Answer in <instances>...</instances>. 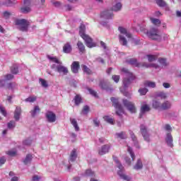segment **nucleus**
<instances>
[{
    "label": "nucleus",
    "instance_id": "obj_1",
    "mask_svg": "<svg viewBox=\"0 0 181 181\" xmlns=\"http://www.w3.org/2000/svg\"><path fill=\"white\" fill-rule=\"evenodd\" d=\"M79 35L82 39L84 40V42L87 46V47H89L90 49L93 47H95L97 46V44L95 42H93V38L90 37V35L86 34V25L81 24L79 27Z\"/></svg>",
    "mask_w": 181,
    "mask_h": 181
},
{
    "label": "nucleus",
    "instance_id": "obj_2",
    "mask_svg": "<svg viewBox=\"0 0 181 181\" xmlns=\"http://www.w3.org/2000/svg\"><path fill=\"white\" fill-rule=\"evenodd\" d=\"M122 73H124L126 74L127 77L129 78H124L123 79V86L124 88H128V86L129 84H131L132 81H134L136 78L135 75L132 74V72L129 71L127 68H122Z\"/></svg>",
    "mask_w": 181,
    "mask_h": 181
},
{
    "label": "nucleus",
    "instance_id": "obj_3",
    "mask_svg": "<svg viewBox=\"0 0 181 181\" xmlns=\"http://www.w3.org/2000/svg\"><path fill=\"white\" fill-rule=\"evenodd\" d=\"M14 25L17 26V29L21 32H28L30 23L26 19H16L14 21Z\"/></svg>",
    "mask_w": 181,
    "mask_h": 181
},
{
    "label": "nucleus",
    "instance_id": "obj_4",
    "mask_svg": "<svg viewBox=\"0 0 181 181\" xmlns=\"http://www.w3.org/2000/svg\"><path fill=\"white\" fill-rule=\"evenodd\" d=\"M146 35L149 39H151V40H156L157 42H160L162 40V35H160L158 28H151L146 32Z\"/></svg>",
    "mask_w": 181,
    "mask_h": 181
},
{
    "label": "nucleus",
    "instance_id": "obj_5",
    "mask_svg": "<svg viewBox=\"0 0 181 181\" xmlns=\"http://www.w3.org/2000/svg\"><path fill=\"white\" fill-rule=\"evenodd\" d=\"M113 159L117 165V168H119V170L117 172V174L121 177V179H123V180L129 181L131 180V177H129L128 175L123 174L122 170H124V166H122V164H120L119 160H118V158L115 156H113Z\"/></svg>",
    "mask_w": 181,
    "mask_h": 181
},
{
    "label": "nucleus",
    "instance_id": "obj_6",
    "mask_svg": "<svg viewBox=\"0 0 181 181\" xmlns=\"http://www.w3.org/2000/svg\"><path fill=\"white\" fill-rule=\"evenodd\" d=\"M122 103L123 105L127 107V110H128L131 114H135V112H136V107L135 106V103L127 99H123Z\"/></svg>",
    "mask_w": 181,
    "mask_h": 181
},
{
    "label": "nucleus",
    "instance_id": "obj_7",
    "mask_svg": "<svg viewBox=\"0 0 181 181\" xmlns=\"http://www.w3.org/2000/svg\"><path fill=\"white\" fill-rule=\"evenodd\" d=\"M111 101L112 103L113 107H115V108L117 110L116 111L117 115H121V114L124 112V107H122V105L119 104L118 99L115 98H111Z\"/></svg>",
    "mask_w": 181,
    "mask_h": 181
},
{
    "label": "nucleus",
    "instance_id": "obj_8",
    "mask_svg": "<svg viewBox=\"0 0 181 181\" xmlns=\"http://www.w3.org/2000/svg\"><path fill=\"white\" fill-rule=\"evenodd\" d=\"M140 132L146 142H151V135L148 132V129L146 128V126L141 124Z\"/></svg>",
    "mask_w": 181,
    "mask_h": 181
},
{
    "label": "nucleus",
    "instance_id": "obj_9",
    "mask_svg": "<svg viewBox=\"0 0 181 181\" xmlns=\"http://www.w3.org/2000/svg\"><path fill=\"white\" fill-rule=\"evenodd\" d=\"M110 148L111 146H110V144H105L102 146L98 150V155H100V156L106 155V153H108V152H110Z\"/></svg>",
    "mask_w": 181,
    "mask_h": 181
},
{
    "label": "nucleus",
    "instance_id": "obj_10",
    "mask_svg": "<svg viewBox=\"0 0 181 181\" xmlns=\"http://www.w3.org/2000/svg\"><path fill=\"white\" fill-rule=\"evenodd\" d=\"M57 71L59 73V74H64V76H66L69 74V69L66 66L62 65L59 64L57 66Z\"/></svg>",
    "mask_w": 181,
    "mask_h": 181
},
{
    "label": "nucleus",
    "instance_id": "obj_11",
    "mask_svg": "<svg viewBox=\"0 0 181 181\" xmlns=\"http://www.w3.org/2000/svg\"><path fill=\"white\" fill-rule=\"evenodd\" d=\"M100 16L105 18V19H112L114 14L112 13V10H106L101 13Z\"/></svg>",
    "mask_w": 181,
    "mask_h": 181
},
{
    "label": "nucleus",
    "instance_id": "obj_12",
    "mask_svg": "<svg viewBox=\"0 0 181 181\" xmlns=\"http://www.w3.org/2000/svg\"><path fill=\"white\" fill-rule=\"evenodd\" d=\"M71 70L72 73L77 74V73H78V70H80V62L74 61L71 65Z\"/></svg>",
    "mask_w": 181,
    "mask_h": 181
},
{
    "label": "nucleus",
    "instance_id": "obj_13",
    "mask_svg": "<svg viewBox=\"0 0 181 181\" xmlns=\"http://www.w3.org/2000/svg\"><path fill=\"white\" fill-rule=\"evenodd\" d=\"M45 117L48 122H56V114H54L53 112H47Z\"/></svg>",
    "mask_w": 181,
    "mask_h": 181
},
{
    "label": "nucleus",
    "instance_id": "obj_14",
    "mask_svg": "<svg viewBox=\"0 0 181 181\" xmlns=\"http://www.w3.org/2000/svg\"><path fill=\"white\" fill-rule=\"evenodd\" d=\"M165 142L168 146H170V148H173V136H172V134L170 133L167 134Z\"/></svg>",
    "mask_w": 181,
    "mask_h": 181
},
{
    "label": "nucleus",
    "instance_id": "obj_15",
    "mask_svg": "<svg viewBox=\"0 0 181 181\" xmlns=\"http://www.w3.org/2000/svg\"><path fill=\"white\" fill-rule=\"evenodd\" d=\"M21 114H22V108L21 107H16L14 111V119L16 121L21 119Z\"/></svg>",
    "mask_w": 181,
    "mask_h": 181
},
{
    "label": "nucleus",
    "instance_id": "obj_16",
    "mask_svg": "<svg viewBox=\"0 0 181 181\" xmlns=\"http://www.w3.org/2000/svg\"><path fill=\"white\" fill-rule=\"evenodd\" d=\"M127 63H128V64H131L132 66H134V67H141V62H138V59L135 58H131L127 61Z\"/></svg>",
    "mask_w": 181,
    "mask_h": 181
},
{
    "label": "nucleus",
    "instance_id": "obj_17",
    "mask_svg": "<svg viewBox=\"0 0 181 181\" xmlns=\"http://www.w3.org/2000/svg\"><path fill=\"white\" fill-rule=\"evenodd\" d=\"M151 111V107L147 104H144L141 107V114H140V118L142 117V114H145V112H149Z\"/></svg>",
    "mask_w": 181,
    "mask_h": 181
},
{
    "label": "nucleus",
    "instance_id": "obj_18",
    "mask_svg": "<svg viewBox=\"0 0 181 181\" xmlns=\"http://www.w3.org/2000/svg\"><path fill=\"white\" fill-rule=\"evenodd\" d=\"M172 107V103L169 100H166L161 104V110L166 111V110H170Z\"/></svg>",
    "mask_w": 181,
    "mask_h": 181
},
{
    "label": "nucleus",
    "instance_id": "obj_19",
    "mask_svg": "<svg viewBox=\"0 0 181 181\" xmlns=\"http://www.w3.org/2000/svg\"><path fill=\"white\" fill-rule=\"evenodd\" d=\"M76 159H77V150L76 148H74L71 152L69 161L74 162L76 161Z\"/></svg>",
    "mask_w": 181,
    "mask_h": 181
},
{
    "label": "nucleus",
    "instance_id": "obj_20",
    "mask_svg": "<svg viewBox=\"0 0 181 181\" xmlns=\"http://www.w3.org/2000/svg\"><path fill=\"white\" fill-rule=\"evenodd\" d=\"M73 50V48L71 47V45L70 42H66L64 44L63 47V52L64 53H71V51Z\"/></svg>",
    "mask_w": 181,
    "mask_h": 181
},
{
    "label": "nucleus",
    "instance_id": "obj_21",
    "mask_svg": "<svg viewBox=\"0 0 181 181\" xmlns=\"http://www.w3.org/2000/svg\"><path fill=\"white\" fill-rule=\"evenodd\" d=\"M77 46L81 54L86 53V46H84V44L81 41H78Z\"/></svg>",
    "mask_w": 181,
    "mask_h": 181
},
{
    "label": "nucleus",
    "instance_id": "obj_22",
    "mask_svg": "<svg viewBox=\"0 0 181 181\" xmlns=\"http://www.w3.org/2000/svg\"><path fill=\"white\" fill-rule=\"evenodd\" d=\"M143 168L144 164H142V160H141V158H139L135 165L134 166V169H135V170H141V169H142Z\"/></svg>",
    "mask_w": 181,
    "mask_h": 181
},
{
    "label": "nucleus",
    "instance_id": "obj_23",
    "mask_svg": "<svg viewBox=\"0 0 181 181\" xmlns=\"http://www.w3.org/2000/svg\"><path fill=\"white\" fill-rule=\"evenodd\" d=\"M118 30H119L122 35H125L127 37L131 38L132 37V35L127 31V29L124 28L123 27H119Z\"/></svg>",
    "mask_w": 181,
    "mask_h": 181
},
{
    "label": "nucleus",
    "instance_id": "obj_24",
    "mask_svg": "<svg viewBox=\"0 0 181 181\" xmlns=\"http://www.w3.org/2000/svg\"><path fill=\"white\" fill-rule=\"evenodd\" d=\"M152 107L155 110H161L162 103L159 100H153L152 103Z\"/></svg>",
    "mask_w": 181,
    "mask_h": 181
},
{
    "label": "nucleus",
    "instance_id": "obj_25",
    "mask_svg": "<svg viewBox=\"0 0 181 181\" xmlns=\"http://www.w3.org/2000/svg\"><path fill=\"white\" fill-rule=\"evenodd\" d=\"M81 67L83 73H86L88 76L93 74V71H91V69H90V68H88L86 65H81Z\"/></svg>",
    "mask_w": 181,
    "mask_h": 181
},
{
    "label": "nucleus",
    "instance_id": "obj_26",
    "mask_svg": "<svg viewBox=\"0 0 181 181\" xmlns=\"http://www.w3.org/2000/svg\"><path fill=\"white\" fill-rule=\"evenodd\" d=\"M144 84L145 87H150L151 88H155V87H156V83L155 82L149 81H146Z\"/></svg>",
    "mask_w": 181,
    "mask_h": 181
},
{
    "label": "nucleus",
    "instance_id": "obj_27",
    "mask_svg": "<svg viewBox=\"0 0 181 181\" xmlns=\"http://www.w3.org/2000/svg\"><path fill=\"white\" fill-rule=\"evenodd\" d=\"M119 40L122 46H127L128 41H127V38H125L122 35H119Z\"/></svg>",
    "mask_w": 181,
    "mask_h": 181
},
{
    "label": "nucleus",
    "instance_id": "obj_28",
    "mask_svg": "<svg viewBox=\"0 0 181 181\" xmlns=\"http://www.w3.org/2000/svg\"><path fill=\"white\" fill-rule=\"evenodd\" d=\"M10 70L12 74H18V73H19V67H18V65L16 64L11 66Z\"/></svg>",
    "mask_w": 181,
    "mask_h": 181
},
{
    "label": "nucleus",
    "instance_id": "obj_29",
    "mask_svg": "<svg viewBox=\"0 0 181 181\" xmlns=\"http://www.w3.org/2000/svg\"><path fill=\"white\" fill-rule=\"evenodd\" d=\"M71 124L75 129V131H80V127H78V124H77V120L76 119H70Z\"/></svg>",
    "mask_w": 181,
    "mask_h": 181
},
{
    "label": "nucleus",
    "instance_id": "obj_30",
    "mask_svg": "<svg viewBox=\"0 0 181 181\" xmlns=\"http://www.w3.org/2000/svg\"><path fill=\"white\" fill-rule=\"evenodd\" d=\"M37 112H40V107L39 106L34 107V109L30 111L32 117H36Z\"/></svg>",
    "mask_w": 181,
    "mask_h": 181
},
{
    "label": "nucleus",
    "instance_id": "obj_31",
    "mask_svg": "<svg viewBox=\"0 0 181 181\" xmlns=\"http://www.w3.org/2000/svg\"><path fill=\"white\" fill-rule=\"evenodd\" d=\"M33 156L30 154H28L25 157V158L23 160L24 165H28V163H30L32 162Z\"/></svg>",
    "mask_w": 181,
    "mask_h": 181
},
{
    "label": "nucleus",
    "instance_id": "obj_32",
    "mask_svg": "<svg viewBox=\"0 0 181 181\" xmlns=\"http://www.w3.org/2000/svg\"><path fill=\"white\" fill-rule=\"evenodd\" d=\"M127 152L129 153V155L132 158V160L134 162L135 160V153H134V151L132 150V148L131 146L127 147Z\"/></svg>",
    "mask_w": 181,
    "mask_h": 181
},
{
    "label": "nucleus",
    "instance_id": "obj_33",
    "mask_svg": "<svg viewBox=\"0 0 181 181\" xmlns=\"http://www.w3.org/2000/svg\"><path fill=\"white\" fill-rule=\"evenodd\" d=\"M116 136L119 139H127V133H125L124 132H121L120 133H117Z\"/></svg>",
    "mask_w": 181,
    "mask_h": 181
},
{
    "label": "nucleus",
    "instance_id": "obj_34",
    "mask_svg": "<svg viewBox=\"0 0 181 181\" xmlns=\"http://www.w3.org/2000/svg\"><path fill=\"white\" fill-rule=\"evenodd\" d=\"M30 7L29 6H24L21 8V13H29L30 12Z\"/></svg>",
    "mask_w": 181,
    "mask_h": 181
},
{
    "label": "nucleus",
    "instance_id": "obj_35",
    "mask_svg": "<svg viewBox=\"0 0 181 181\" xmlns=\"http://www.w3.org/2000/svg\"><path fill=\"white\" fill-rule=\"evenodd\" d=\"M99 86L102 90H107V83L104 80H100L99 83Z\"/></svg>",
    "mask_w": 181,
    "mask_h": 181
},
{
    "label": "nucleus",
    "instance_id": "obj_36",
    "mask_svg": "<svg viewBox=\"0 0 181 181\" xmlns=\"http://www.w3.org/2000/svg\"><path fill=\"white\" fill-rule=\"evenodd\" d=\"M121 8H122V4H121V3H117L113 6V11H115V12H118V11H121Z\"/></svg>",
    "mask_w": 181,
    "mask_h": 181
},
{
    "label": "nucleus",
    "instance_id": "obj_37",
    "mask_svg": "<svg viewBox=\"0 0 181 181\" xmlns=\"http://www.w3.org/2000/svg\"><path fill=\"white\" fill-rule=\"evenodd\" d=\"M48 59L49 60H52V62H53L54 63H57V64H62V62H60V60H59V59H57V57L49 56Z\"/></svg>",
    "mask_w": 181,
    "mask_h": 181
},
{
    "label": "nucleus",
    "instance_id": "obj_38",
    "mask_svg": "<svg viewBox=\"0 0 181 181\" xmlns=\"http://www.w3.org/2000/svg\"><path fill=\"white\" fill-rule=\"evenodd\" d=\"M76 105H79L81 103V97L80 95H76L74 98Z\"/></svg>",
    "mask_w": 181,
    "mask_h": 181
},
{
    "label": "nucleus",
    "instance_id": "obj_39",
    "mask_svg": "<svg viewBox=\"0 0 181 181\" xmlns=\"http://www.w3.org/2000/svg\"><path fill=\"white\" fill-rule=\"evenodd\" d=\"M156 1L157 5H158V6H160L162 8H163V7L166 6V5H168V4H166L165 2V1H163V0H156Z\"/></svg>",
    "mask_w": 181,
    "mask_h": 181
},
{
    "label": "nucleus",
    "instance_id": "obj_40",
    "mask_svg": "<svg viewBox=\"0 0 181 181\" xmlns=\"http://www.w3.org/2000/svg\"><path fill=\"white\" fill-rule=\"evenodd\" d=\"M37 98L36 96H30L25 100V103H35L36 101Z\"/></svg>",
    "mask_w": 181,
    "mask_h": 181
},
{
    "label": "nucleus",
    "instance_id": "obj_41",
    "mask_svg": "<svg viewBox=\"0 0 181 181\" xmlns=\"http://www.w3.org/2000/svg\"><path fill=\"white\" fill-rule=\"evenodd\" d=\"M90 112V107L88 105H85L82 110V114L83 115H87Z\"/></svg>",
    "mask_w": 181,
    "mask_h": 181
},
{
    "label": "nucleus",
    "instance_id": "obj_42",
    "mask_svg": "<svg viewBox=\"0 0 181 181\" xmlns=\"http://www.w3.org/2000/svg\"><path fill=\"white\" fill-rule=\"evenodd\" d=\"M151 21L153 25H155L156 26H159L160 25V20L158 18H151Z\"/></svg>",
    "mask_w": 181,
    "mask_h": 181
},
{
    "label": "nucleus",
    "instance_id": "obj_43",
    "mask_svg": "<svg viewBox=\"0 0 181 181\" xmlns=\"http://www.w3.org/2000/svg\"><path fill=\"white\" fill-rule=\"evenodd\" d=\"M40 81L41 82L42 87H44L45 88H47L49 87V84H47V81L43 78H40Z\"/></svg>",
    "mask_w": 181,
    "mask_h": 181
},
{
    "label": "nucleus",
    "instance_id": "obj_44",
    "mask_svg": "<svg viewBox=\"0 0 181 181\" xmlns=\"http://www.w3.org/2000/svg\"><path fill=\"white\" fill-rule=\"evenodd\" d=\"M148 90L146 88H143L139 89V93L141 95H146V93H148Z\"/></svg>",
    "mask_w": 181,
    "mask_h": 181
},
{
    "label": "nucleus",
    "instance_id": "obj_45",
    "mask_svg": "<svg viewBox=\"0 0 181 181\" xmlns=\"http://www.w3.org/2000/svg\"><path fill=\"white\" fill-rule=\"evenodd\" d=\"M14 77H15V76H14L13 74H6V75L4 76V78H5V80H6L7 81H11V80H13Z\"/></svg>",
    "mask_w": 181,
    "mask_h": 181
},
{
    "label": "nucleus",
    "instance_id": "obj_46",
    "mask_svg": "<svg viewBox=\"0 0 181 181\" xmlns=\"http://www.w3.org/2000/svg\"><path fill=\"white\" fill-rule=\"evenodd\" d=\"M15 87H16V83H15V82H11V83H8V85H7V88L8 90H13V88H15Z\"/></svg>",
    "mask_w": 181,
    "mask_h": 181
},
{
    "label": "nucleus",
    "instance_id": "obj_47",
    "mask_svg": "<svg viewBox=\"0 0 181 181\" xmlns=\"http://www.w3.org/2000/svg\"><path fill=\"white\" fill-rule=\"evenodd\" d=\"M103 119L106 122H108L109 124H114V119L112 118H110L109 116H104Z\"/></svg>",
    "mask_w": 181,
    "mask_h": 181
},
{
    "label": "nucleus",
    "instance_id": "obj_48",
    "mask_svg": "<svg viewBox=\"0 0 181 181\" xmlns=\"http://www.w3.org/2000/svg\"><path fill=\"white\" fill-rule=\"evenodd\" d=\"M157 97H160V98L162 100H166V98H168V95L163 92H160L158 93Z\"/></svg>",
    "mask_w": 181,
    "mask_h": 181
},
{
    "label": "nucleus",
    "instance_id": "obj_49",
    "mask_svg": "<svg viewBox=\"0 0 181 181\" xmlns=\"http://www.w3.org/2000/svg\"><path fill=\"white\" fill-rule=\"evenodd\" d=\"M146 56L148 57V61L150 63L152 62H155V60H156V56H155V55L148 54Z\"/></svg>",
    "mask_w": 181,
    "mask_h": 181
},
{
    "label": "nucleus",
    "instance_id": "obj_50",
    "mask_svg": "<svg viewBox=\"0 0 181 181\" xmlns=\"http://www.w3.org/2000/svg\"><path fill=\"white\" fill-rule=\"evenodd\" d=\"M158 62L160 64H162V66H168V63L166 62V59L165 58H159Z\"/></svg>",
    "mask_w": 181,
    "mask_h": 181
},
{
    "label": "nucleus",
    "instance_id": "obj_51",
    "mask_svg": "<svg viewBox=\"0 0 181 181\" xmlns=\"http://www.w3.org/2000/svg\"><path fill=\"white\" fill-rule=\"evenodd\" d=\"M11 15H12V13H11V12H9V11H4L3 12V16H4V18H5V19H9V18L11 17Z\"/></svg>",
    "mask_w": 181,
    "mask_h": 181
},
{
    "label": "nucleus",
    "instance_id": "obj_52",
    "mask_svg": "<svg viewBox=\"0 0 181 181\" xmlns=\"http://www.w3.org/2000/svg\"><path fill=\"white\" fill-rule=\"evenodd\" d=\"M85 176H88V177L94 176V172H93V170H91L90 169L86 170L85 172Z\"/></svg>",
    "mask_w": 181,
    "mask_h": 181
},
{
    "label": "nucleus",
    "instance_id": "obj_53",
    "mask_svg": "<svg viewBox=\"0 0 181 181\" xmlns=\"http://www.w3.org/2000/svg\"><path fill=\"white\" fill-rule=\"evenodd\" d=\"M16 123L13 121H10L8 123V129H12V128H15Z\"/></svg>",
    "mask_w": 181,
    "mask_h": 181
},
{
    "label": "nucleus",
    "instance_id": "obj_54",
    "mask_svg": "<svg viewBox=\"0 0 181 181\" xmlns=\"http://www.w3.org/2000/svg\"><path fill=\"white\" fill-rule=\"evenodd\" d=\"M140 67H143L144 69H149V67H151V65L148 64L146 62H140Z\"/></svg>",
    "mask_w": 181,
    "mask_h": 181
},
{
    "label": "nucleus",
    "instance_id": "obj_55",
    "mask_svg": "<svg viewBox=\"0 0 181 181\" xmlns=\"http://www.w3.org/2000/svg\"><path fill=\"white\" fill-rule=\"evenodd\" d=\"M23 145H26L27 146H29V145H30L32 144V139H25L23 142Z\"/></svg>",
    "mask_w": 181,
    "mask_h": 181
},
{
    "label": "nucleus",
    "instance_id": "obj_56",
    "mask_svg": "<svg viewBox=\"0 0 181 181\" xmlns=\"http://www.w3.org/2000/svg\"><path fill=\"white\" fill-rule=\"evenodd\" d=\"M6 154L9 156H16V151H8L6 152Z\"/></svg>",
    "mask_w": 181,
    "mask_h": 181
},
{
    "label": "nucleus",
    "instance_id": "obj_57",
    "mask_svg": "<svg viewBox=\"0 0 181 181\" xmlns=\"http://www.w3.org/2000/svg\"><path fill=\"white\" fill-rule=\"evenodd\" d=\"M112 78L113 81H115V83H118V81H119L120 77L118 75H113Z\"/></svg>",
    "mask_w": 181,
    "mask_h": 181
},
{
    "label": "nucleus",
    "instance_id": "obj_58",
    "mask_svg": "<svg viewBox=\"0 0 181 181\" xmlns=\"http://www.w3.org/2000/svg\"><path fill=\"white\" fill-rule=\"evenodd\" d=\"M130 136L134 142H136L138 139L136 138V136H135V134H134L132 132H130Z\"/></svg>",
    "mask_w": 181,
    "mask_h": 181
},
{
    "label": "nucleus",
    "instance_id": "obj_59",
    "mask_svg": "<svg viewBox=\"0 0 181 181\" xmlns=\"http://www.w3.org/2000/svg\"><path fill=\"white\" fill-rule=\"evenodd\" d=\"M88 91L91 95H93V97H97V92L91 88L88 89Z\"/></svg>",
    "mask_w": 181,
    "mask_h": 181
},
{
    "label": "nucleus",
    "instance_id": "obj_60",
    "mask_svg": "<svg viewBox=\"0 0 181 181\" xmlns=\"http://www.w3.org/2000/svg\"><path fill=\"white\" fill-rule=\"evenodd\" d=\"M0 112H1L2 115L4 117H6V110H5V108H4L2 106L0 105Z\"/></svg>",
    "mask_w": 181,
    "mask_h": 181
},
{
    "label": "nucleus",
    "instance_id": "obj_61",
    "mask_svg": "<svg viewBox=\"0 0 181 181\" xmlns=\"http://www.w3.org/2000/svg\"><path fill=\"white\" fill-rule=\"evenodd\" d=\"M5 162H6V158L5 157L0 158V166H2V165H5Z\"/></svg>",
    "mask_w": 181,
    "mask_h": 181
},
{
    "label": "nucleus",
    "instance_id": "obj_62",
    "mask_svg": "<svg viewBox=\"0 0 181 181\" xmlns=\"http://www.w3.org/2000/svg\"><path fill=\"white\" fill-rule=\"evenodd\" d=\"M93 124L95 127H100V121L97 119H93Z\"/></svg>",
    "mask_w": 181,
    "mask_h": 181
},
{
    "label": "nucleus",
    "instance_id": "obj_63",
    "mask_svg": "<svg viewBox=\"0 0 181 181\" xmlns=\"http://www.w3.org/2000/svg\"><path fill=\"white\" fill-rule=\"evenodd\" d=\"M163 86L164 88H170V84L169 83H163Z\"/></svg>",
    "mask_w": 181,
    "mask_h": 181
},
{
    "label": "nucleus",
    "instance_id": "obj_64",
    "mask_svg": "<svg viewBox=\"0 0 181 181\" xmlns=\"http://www.w3.org/2000/svg\"><path fill=\"white\" fill-rule=\"evenodd\" d=\"M23 4H24V5H27L28 6H30V0H24Z\"/></svg>",
    "mask_w": 181,
    "mask_h": 181
}]
</instances>
